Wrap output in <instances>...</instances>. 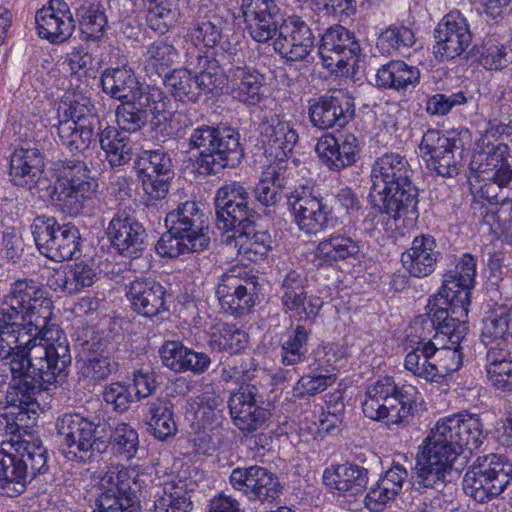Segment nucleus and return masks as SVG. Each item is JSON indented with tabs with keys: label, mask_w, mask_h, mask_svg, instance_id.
Segmentation results:
<instances>
[{
	"label": "nucleus",
	"mask_w": 512,
	"mask_h": 512,
	"mask_svg": "<svg viewBox=\"0 0 512 512\" xmlns=\"http://www.w3.org/2000/svg\"><path fill=\"white\" fill-rule=\"evenodd\" d=\"M281 201V195L264 179L255 186L231 181L216 190L213 206L214 213L226 214L229 209L237 216L262 220V214L270 215Z\"/></svg>",
	"instance_id": "obj_12"
},
{
	"label": "nucleus",
	"mask_w": 512,
	"mask_h": 512,
	"mask_svg": "<svg viewBox=\"0 0 512 512\" xmlns=\"http://www.w3.org/2000/svg\"><path fill=\"white\" fill-rule=\"evenodd\" d=\"M308 279L296 270H289L279 283L278 295L282 311L293 313L299 322L312 325L323 307V301L316 295H308Z\"/></svg>",
	"instance_id": "obj_24"
},
{
	"label": "nucleus",
	"mask_w": 512,
	"mask_h": 512,
	"mask_svg": "<svg viewBox=\"0 0 512 512\" xmlns=\"http://www.w3.org/2000/svg\"><path fill=\"white\" fill-rule=\"evenodd\" d=\"M240 12L245 29L257 43L273 40V49L285 63H313L315 37L299 16L284 18L277 0H241Z\"/></svg>",
	"instance_id": "obj_3"
},
{
	"label": "nucleus",
	"mask_w": 512,
	"mask_h": 512,
	"mask_svg": "<svg viewBox=\"0 0 512 512\" xmlns=\"http://www.w3.org/2000/svg\"><path fill=\"white\" fill-rule=\"evenodd\" d=\"M146 9V25L154 32L164 35L178 21V0H142Z\"/></svg>",
	"instance_id": "obj_53"
},
{
	"label": "nucleus",
	"mask_w": 512,
	"mask_h": 512,
	"mask_svg": "<svg viewBox=\"0 0 512 512\" xmlns=\"http://www.w3.org/2000/svg\"><path fill=\"white\" fill-rule=\"evenodd\" d=\"M53 308L47 289L34 280L22 279L12 284L9 295L2 302L1 312H8L14 318L29 320L44 327H58L50 322Z\"/></svg>",
	"instance_id": "obj_18"
},
{
	"label": "nucleus",
	"mask_w": 512,
	"mask_h": 512,
	"mask_svg": "<svg viewBox=\"0 0 512 512\" xmlns=\"http://www.w3.org/2000/svg\"><path fill=\"white\" fill-rule=\"evenodd\" d=\"M469 138L467 129H453L445 134L437 129L427 130L419 144L427 168L442 177L458 175L464 154L468 152Z\"/></svg>",
	"instance_id": "obj_16"
},
{
	"label": "nucleus",
	"mask_w": 512,
	"mask_h": 512,
	"mask_svg": "<svg viewBox=\"0 0 512 512\" xmlns=\"http://www.w3.org/2000/svg\"><path fill=\"white\" fill-rule=\"evenodd\" d=\"M419 391L410 384L399 385L384 376L368 385L362 410L366 417L387 425L408 424L417 411Z\"/></svg>",
	"instance_id": "obj_10"
},
{
	"label": "nucleus",
	"mask_w": 512,
	"mask_h": 512,
	"mask_svg": "<svg viewBox=\"0 0 512 512\" xmlns=\"http://www.w3.org/2000/svg\"><path fill=\"white\" fill-rule=\"evenodd\" d=\"M57 123L102 127V121L92 99L79 91H67L57 108Z\"/></svg>",
	"instance_id": "obj_41"
},
{
	"label": "nucleus",
	"mask_w": 512,
	"mask_h": 512,
	"mask_svg": "<svg viewBox=\"0 0 512 512\" xmlns=\"http://www.w3.org/2000/svg\"><path fill=\"white\" fill-rule=\"evenodd\" d=\"M436 345L432 340L425 341L421 339L417 345L407 353L404 361V367L413 375L423 378L427 382L433 383V371L430 372V366L434 361Z\"/></svg>",
	"instance_id": "obj_60"
},
{
	"label": "nucleus",
	"mask_w": 512,
	"mask_h": 512,
	"mask_svg": "<svg viewBox=\"0 0 512 512\" xmlns=\"http://www.w3.org/2000/svg\"><path fill=\"white\" fill-rule=\"evenodd\" d=\"M477 257L463 253L453 268L442 274V283L426 305V314L435 330L434 339L440 335L448 342L464 341L469 331L468 312L471 293L476 285Z\"/></svg>",
	"instance_id": "obj_4"
},
{
	"label": "nucleus",
	"mask_w": 512,
	"mask_h": 512,
	"mask_svg": "<svg viewBox=\"0 0 512 512\" xmlns=\"http://www.w3.org/2000/svg\"><path fill=\"white\" fill-rule=\"evenodd\" d=\"M512 481V462L499 454L478 457L463 477V491L480 504L498 498Z\"/></svg>",
	"instance_id": "obj_15"
},
{
	"label": "nucleus",
	"mask_w": 512,
	"mask_h": 512,
	"mask_svg": "<svg viewBox=\"0 0 512 512\" xmlns=\"http://www.w3.org/2000/svg\"><path fill=\"white\" fill-rule=\"evenodd\" d=\"M375 77L378 87L405 93L420 83V70L402 60H391L377 70Z\"/></svg>",
	"instance_id": "obj_42"
},
{
	"label": "nucleus",
	"mask_w": 512,
	"mask_h": 512,
	"mask_svg": "<svg viewBox=\"0 0 512 512\" xmlns=\"http://www.w3.org/2000/svg\"><path fill=\"white\" fill-rule=\"evenodd\" d=\"M409 473L399 462L393 461L390 467L383 471L378 480L366 492L365 506L374 512H379L396 499L407 482Z\"/></svg>",
	"instance_id": "obj_39"
},
{
	"label": "nucleus",
	"mask_w": 512,
	"mask_h": 512,
	"mask_svg": "<svg viewBox=\"0 0 512 512\" xmlns=\"http://www.w3.org/2000/svg\"><path fill=\"white\" fill-rule=\"evenodd\" d=\"M481 342L485 346L512 341V308L499 306L483 320Z\"/></svg>",
	"instance_id": "obj_51"
},
{
	"label": "nucleus",
	"mask_w": 512,
	"mask_h": 512,
	"mask_svg": "<svg viewBox=\"0 0 512 512\" xmlns=\"http://www.w3.org/2000/svg\"><path fill=\"white\" fill-rule=\"evenodd\" d=\"M215 225L223 233L233 232L227 236L225 243L234 246L237 254L252 263H262L272 251L273 239L267 229H263L259 219L237 216L229 209L224 212L214 213Z\"/></svg>",
	"instance_id": "obj_13"
},
{
	"label": "nucleus",
	"mask_w": 512,
	"mask_h": 512,
	"mask_svg": "<svg viewBox=\"0 0 512 512\" xmlns=\"http://www.w3.org/2000/svg\"><path fill=\"white\" fill-rule=\"evenodd\" d=\"M435 39L434 54L440 61H450L466 53L468 59L469 48L472 44L473 34L467 17L459 10L454 9L445 14L433 31Z\"/></svg>",
	"instance_id": "obj_22"
},
{
	"label": "nucleus",
	"mask_w": 512,
	"mask_h": 512,
	"mask_svg": "<svg viewBox=\"0 0 512 512\" xmlns=\"http://www.w3.org/2000/svg\"><path fill=\"white\" fill-rule=\"evenodd\" d=\"M110 487L96 498L93 512H141V501L136 482L127 469L109 477Z\"/></svg>",
	"instance_id": "obj_32"
},
{
	"label": "nucleus",
	"mask_w": 512,
	"mask_h": 512,
	"mask_svg": "<svg viewBox=\"0 0 512 512\" xmlns=\"http://www.w3.org/2000/svg\"><path fill=\"white\" fill-rule=\"evenodd\" d=\"M230 94L247 108L256 107L266 99V76L249 65H237L229 69Z\"/></svg>",
	"instance_id": "obj_35"
},
{
	"label": "nucleus",
	"mask_w": 512,
	"mask_h": 512,
	"mask_svg": "<svg viewBox=\"0 0 512 512\" xmlns=\"http://www.w3.org/2000/svg\"><path fill=\"white\" fill-rule=\"evenodd\" d=\"M360 250L359 241L337 231L322 239L314 254L321 262L332 264L349 258L357 259Z\"/></svg>",
	"instance_id": "obj_46"
},
{
	"label": "nucleus",
	"mask_w": 512,
	"mask_h": 512,
	"mask_svg": "<svg viewBox=\"0 0 512 512\" xmlns=\"http://www.w3.org/2000/svg\"><path fill=\"white\" fill-rule=\"evenodd\" d=\"M167 231L158 239L155 251L161 258L176 259L210 248L208 218L196 201L179 203L165 217Z\"/></svg>",
	"instance_id": "obj_7"
},
{
	"label": "nucleus",
	"mask_w": 512,
	"mask_h": 512,
	"mask_svg": "<svg viewBox=\"0 0 512 512\" xmlns=\"http://www.w3.org/2000/svg\"><path fill=\"white\" fill-rule=\"evenodd\" d=\"M468 59L478 61L487 70H501L512 63V49L494 40H487L482 46L474 44Z\"/></svg>",
	"instance_id": "obj_57"
},
{
	"label": "nucleus",
	"mask_w": 512,
	"mask_h": 512,
	"mask_svg": "<svg viewBox=\"0 0 512 512\" xmlns=\"http://www.w3.org/2000/svg\"><path fill=\"white\" fill-rule=\"evenodd\" d=\"M258 132V145L280 162L288 158L299 139L294 124L278 118L261 122Z\"/></svg>",
	"instance_id": "obj_37"
},
{
	"label": "nucleus",
	"mask_w": 512,
	"mask_h": 512,
	"mask_svg": "<svg viewBox=\"0 0 512 512\" xmlns=\"http://www.w3.org/2000/svg\"><path fill=\"white\" fill-rule=\"evenodd\" d=\"M124 294L131 311L138 316L153 319L170 311L169 289L151 276H134L124 284Z\"/></svg>",
	"instance_id": "obj_23"
},
{
	"label": "nucleus",
	"mask_w": 512,
	"mask_h": 512,
	"mask_svg": "<svg viewBox=\"0 0 512 512\" xmlns=\"http://www.w3.org/2000/svg\"><path fill=\"white\" fill-rule=\"evenodd\" d=\"M362 151L360 139L349 131H344L336 137L333 133H324L315 145L319 161L332 172L354 165Z\"/></svg>",
	"instance_id": "obj_30"
},
{
	"label": "nucleus",
	"mask_w": 512,
	"mask_h": 512,
	"mask_svg": "<svg viewBox=\"0 0 512 512\" xmlns=\"http://www.w3.org/2000/svg\"><path fill=\"white\" fill-rule=\"evenodd\" d=\"M485 439L477 414L459 412L440 418L419 446L411 468V489L420 494L441 492L460 478L468 454Z\"/></svg>",
	"instance_id": "obj_2"
},
{
	"label": "nucleus",
	"mask_w": 512,
	"mask_h": 512,
	"mask_svg": "<svg viewBox=\"0 0 512 512\" xmlns=\"http://www.w3.org/2000/svg\"><path fill=\"white\" fill-rule=\"evenodd\" d=\"M190 152L195 151L194 167L200 174L216 176L235 169L245 158L240 130L228 122H211L193 127L187 137Z\"/></svg>",
	"instance_id": "obj_6"
},
{
	"label": "nucleus",
	"mask_w": 512,
	"mask_h": 512,
	"mask_svg": "<svg viewBox=\"0 0 512 512\" xmlns=\"http://www.w3.org/2000/svg\"><path fill=\"white\" fill-rule=\"evenodd\" d=\"M35 21L39 37L52 44L65 42L75 29V20L63 0H49L36 12Z\"/></svg>",
	"instance_id": "obj_33"
},
{
	"label": "nucleus",
	"mask_w": 512,
	"mask_h": 512,
	"mask_svg": "<svg viewBox=\"0 0 512 512\" xmlns=\"http://www.w3.org/2000/svg\"><path fill=\"white\" fill-rule=\"evenodd\" d=\"M58 327H47L8 312L0 317V358L9 360L11 380L6 403L15 414V424L24 425L36 396L48 386L63 383L72 362L69 344ZM6 365V363L4 364Z\"/></svg>",
	"instance_id": "obj_1"
},
{
	"label": "nucleus",
	"mask_w": 512,
	"mask_h": 512,
	"mask_svg": "<svg viewBox=\"0 0 512 512\" xmlns=\"http://www.w3.org/2000/svg\"><path fill=\"white\" fill-rule=\"evenodd\" d=\"M76 16L82 40L98 41L104 36L108 19L100 2L84 1L77 9Z\"/></svg>",
	"instance_id": "obj_52"
},
{
	"label": "nucleus",
	"mask_w": 512,
	"mask_h": 512,
	"mask_svg": "<svg viewBox=\"0 0 512 512\" xmlns=\"http://www.w3.org/2000/svg\"><path fill=\"white\" fill-rule=\"evenodd\" d=\"M76 345L87 358L112 356L115 346L109 333L95 331L93 327L86 326L77 331L75 338Z\"/></svg>",
	"instance_id": "obj_59"
},
{
	"label": "nucleus",
	"mask_w": 512,
	"mask_h": 512,
	"mask_svg": "<svg viewBox=\"0 0 512 512\" xmlns=\"http://www.w3.org/2000/svg\"><path fill=\"white\" fill-rule=\"evenodd\" d=\"M62 146L73 158L86 157L91 144L95 143L101 127L74 125L70 123H57L54 125Z\"/></svg>",
	"instance_id": "obj_45"
},
{
	"label": "nucleus",
	"mask_w": 512,
	"mask_h": 512,
	"mask_svg": "<svg viewBox=\"0 0 512 512\" xmlns=\"http://www.w3.org/2000/svg\"><path fill=\"white\" fill-rule=\"evenodd\" d=\"M49 454L41 442H22L14 452L0 451V495L15 497L49 471Z\"/></svg>",
	"instance_id": "obj_11"
},
{
	"label": "nucleus",
	"mask_w": 512,
	"mask_h": 512,
	"mask_svg": "<svg viewBox=\"0 0 512 512\" xmlns=\"http://www.w3.org/2000/svg\"><path fill=\"white\" fill-rule=\"evenodd\" d=\"M55 170L57 181L50 192L52 200L69 216L81 214L84 201L98 187L87 163L80 158H66L55 164Z\"/></svg>",
	"instance_id": "obj_14"
},
{
	"label": "nucleus",
	"mask_w": 512,
	"mask_h": 512,
	"mask_svg": "<svg viewBox=\"0 0 512 512\" xmlns=\"http://www.w3.org/2000/svg\"><path fill=\"white\" fill-rule=\"evenodd\" d=\"M234 490L241 492L250 501L272 503L281 495L282 486L278 477L265 467L253 465L234 468L229 477Z\"/></svg>",
	"instance_id": "obj_29"
},
{
	"label": "nucleus",
	"mask_w": 512,
	"mask_h": 512,
	"mask_svg": "<svg viewBox=\"0 0 512 512\" xmlns=\"http://www.w3.org/2000/svg\"><path fill=\"white\" fill-rule=\"evenodd\" d=\"M441 257L435 237L421 233L413 238L411 246L401 254V263L410 276L425 278L435 271Z\"/></svg>",
	"instance_id": "obj_36"
},
{
	"label": "nucleus",
	"mask_w": 512,
	"mask_h": 512,
	"mask_svg": "<svg viewBox=\"0 0 512 512\" xmlns=\"http://www.w3.org/2000/svg\"><path fill=\"white\" fill-rule=\"evenodd\" d=\"M44 168L45 154L39 148H15L9 157V180L13 185L31 191L42 183Z\"/></svg>",
	"instance_id": "obj_34"
},
{
	"label": "nucleus",
	"mask_w": 512,
	"mask_h": 512,
	"mask_svg": "<svg viewBox=\"0 0 512 512\" xmlns=\"http://www.w3.org/2000/svg\"><path fill=\"white\" fill-rule=\"evenodd\" d=\"M139 83L134 70L127 65L108 67L101 74L102 91L121 102L135 95Z\"/></svg>",
	"instance_id": "obj_43"
},
{
	"label": "nucleus",
	"mask_w": 512,
	"mask_h": 512,
	"mask_svg": "<svg viewBox=\"0 0 512 512\" xmlns=\"http://www.w3.org/2000/svg\"><path fill=\"white\" fill-rule=\"evenodd\" d=\"M207 343L212 351L232 357L245 352L249 345V335L235 324L224 323L214 328Z\"/></svg>",
	"instance_id": "obj_48"
},
{
	"label": "nucleus",
	"mask_w": 512,
	"mask_h": 512,
	"mask_svg": "<svg viewBox=\"0 0 512 512\" xmlns=\"http://www.w3.org/2000/svg\"><path fill=\"white\" fill-rule=\"evenodd\" d=\"M342 358V349L335 343H324L314 348L307 356V372L335 376V363Z\"/></svg>",
	"instance_id": "obj_62"
},
{
	"label": "nucleus",
	"mask_w": 512,
	"mask_h": 512,
	"mask_svg": "<svg viewBox=\"0 0 512 512\" xmlns=\"http://www.w3.org/2000/svg\"><path fill=\"white\" fill-rule=\"evenodd\" d=\"M375 454L366 457L361 453L355 461L327 467L323 472V483L330 490H335L344 497H358L368 491L370 463L378 462Z\"/></svg>",
	"instance_id": "obj_26"
},
{
	"label": "nucleus",
	"mask_w": 512,
	"mask_h": 512,
	"mask_svg": "<svg viewBox=\"0 0 512 512\" xmlns=\"http://www.w3.org/2000/svg\"><path fill=\"white\" fill-rule=\"evenodd\" d=\"M471 174L498 188L512 190V149L504 142H488L470 163Z\"/></svg>",
	"instance_id": "obj_28"
},
{
	"label": "nucleus",
	"mask_w": 512,
	"mask_h": 512,
	"mask_svg": "<svg viewBox=\"0 0 512 512\" xmlns=\"http://www.w3.org/2000/svg\"><path fill=\"white\" fill-rule=\"evenodd\" d=\"M406 156L387 152L377 157L371 167L369 203L373 209L394 221H416L419 216V188Z\"/></svg>",
	"instance_id": "obj_5"
},
{
	"label": "nucleus",
	"mask_w": 512,
	"mask_h": 512,
	"mask_svg": "<svg viewBox=\"0 0 512 512\" xmlns=\"http://www.w3.org/2000/svg\"><path fill=\"white\" fill-rule=\"evenodd\" d=\"M30 229L37 249L46 258L63 262L82 255L83 240L74 224H60L55 217L38 215Z\"/></svg>",
	"instance_id": "obj_17"
},
{
	"label": "nucleus",
	"mask_w": 512,
	"mask_h": 512,
	"mask_svg": "<svg viewBox=\"0 0 512 512\" xmlns=\"http://www.w3.org/2000/svg\"><path fill=\"white\" fill-rule=\"evenodd\" d=\"M261 289L259 277L253 270L233 266L220 276L215 293L227 313L240 317L260 301Z\"/></svg>",
	"instance_id": "obj_19"
},
{
	"label": "nucleus",
	"mask_w": 512,
	"mask_h": 512,
	"mask_svg": "<svg viewBox=\"0 0 512 512\" xmlns=\"http://www.w3.org/2000/svg\"><path fill=\"white\" fill-rule=\"evenodd\" d=\"M106 419L99 415L84 416L81 413H65L56 420L60 438L59 451L69 461L92 462L105 453Z\"/></svg>",
	"instance_id": "obj_9"
},
{
	"label": "nucleus",
	"mask_w": 512,
	"mask_h": 512,
	"mask_svg": "<svg viewBox=\"0 0 512 512\" xmlns=\"http://www.w3.org/2000/svg\"><path fill=\"white\" fill-rule=\"evenodd\" d=\"M145 70L163 77L170 72L174 59L178 56L175 46L165 38H158L146 46Z\"/></svg>",
	"instance_id": "obj_61"
},
{
	"label": "nucleus",
	"mask_w": 512,
	"mask_h": 512,
	"mask_svg": "<svg viewBox=\"0 0 512 512\" xmlns=\"http://www.w3.org/2000/svg\"><path fill=\"white\" fill-rule=\"evenodd\" d=\"M133 168L150 199L158 201L167 196L175 171L171 154L163 147L142 150L134 159Z\"/></svg>",
	"instance_id": "obj_20"
},
{
	"label": "nucleus",
	"mask_w": 512,
	"mask_h": 512,
	"mask_svg": "<svg viewBox=\"0 0 512 512\" xmlns=\"http://www.w3.org/2000/svg\"><path fill=\"white\" fill-rule=\"evenodd\" d=\"M305 324L291 325L280 337V362L294 366L305 361L308 355V341L311 329Z\"/></svg>",
	"instance_id": "obj_47"
},
{
	"label": "nucleus",
	"mask_w": 512,
	"mask_h": 512,
	"mask_svg": "<svg viewBox=\"0 0 512 512\" xmlns=\"http://www.w3.org/2000/svg\"><path fill=\"white\" fill-rule=\"evenodd\" d=\"M104 233L111 247L124 258L138 259L149 246V235L143 223L126 210L113 214Z\"/></svg>",
	"instance_id": "obj_25"
},
{
	"label": "nucleus",
	"mask_w": 512,
	"mask_h": 512,
	"mask_svg": "<svg viewBox=\"0 0 512 512\" xmlns=\"http://www.w3.org/2000/svg\"><path fill=\"white\" fill-rule=\"evenodd\" d=\"M416 43L412 29L402 24H392L382 31L376 42L378 51L384 56H409Z\"/></svg>",
	"instance_id": "obj_50"
},
{
	"label": "nucleus",
	"mask_w": 512,
	"mask_h": 512,
	"mask_svg": "<svg viewBox=\"0 0 512 512\" xmlns=\"http://www.w3.org/2000/svg\"><path fill=\"white\" fill-rule=\"evenodd\" d=\"M361 53L359 41L354 32L336 24L327 28L318 44V55L322 65L331 71H342L350 61L353 65Z\"/></svg>",
	"instance_id": "obj_27"
},
{
	"label": "nucleus",
	"mask_w": 512,
	"mask_h": 512,
	"mask_svg": "<svg viewBox=\"0 0 512 512\" xmlns=\"http://www.w3.org/2000/svg\"><path fill=\"white\" fill-rule=\"evenodd\" d=\"M472 95L467 90H445L435 93L427 98L426 112L431 116L443 117L452 112L455 108L467 104Z\"/></svg>",
	"instance_id": "obj_64"
},
{
	"label": "nucleus",
	"mask_w": 512,
	"mask_h": 512,
	"mask_svg": "<svg viewBox=\"0 0 512 512\" xmlns=\"http://www.w3.org/2000/svg\"><path fill=\"white\" fill-rule=\"evenodd\" d=\"M106 443L105 452L111 447L113 453L125 460L132 459L139 448L138 432L128 423H120L114 429L111 428L106 420Z\"/></svg>",
	"instance_id": "obj_55"
},
{
	"label": "nucleus",
	"mask_w": 512,
	"mask_h": 512,
	"mask_svg": "<svg viewBox=\"0 0 512 512\" xmlns=\"http://www.w3.org/2000/svg\"><path fill=\"white\" fill-rule=\"evenodd\" d=\"M451 343V346L443 345L436 347L434 361L430 366V372L433 371V383L448 384L452 374L458 371L463 365V353L461 343Z\"/></svg>",
	"instance_id": "obj_54"
},
{
	"label": "nucleus",
	"mask_w": 512,
	"mask_h": 512,
	"mask_svg": "<svg viewBox=\"0 0 512 512\" xmlns=\"http://www.w3.org/2000/svg\"><path fill=\"white\" fill-rule=\"evenodd\" d=\"M356 116L355 98L349 92L338 90L308 101V118L311 126L320 131L340 130Z\"/></svg>",
	"instance_id": "obj_21"
},
{
	"label": "nucleus",
	"mask_w": 512,
	"mask_h": 512,
	"mask_svg": "<svg viewBox=\"0 0 512 512\" xmlns=\"http://www.w3.org/2000/svg\"><path fill=\"white\" fill-rule=\"evenodd\" d=\"M148 431L160 441H166L176 435L178 428L174 419V405L165 398L148 403Z\"/></svg>",
	"instance_id": "obj_49"
},
{
	"label": "nucleus",
	"mask_w": 512,
	"mask_h": 512,
	"mask_svg": "<svg viewBox=\"0 0 512 512\" xmlns=\"http://www.w3.org/2000/svg\"><path fill=\"white\" fill-rule=\"evenodd\" d=\"M167 92L176 100L183 103H197L195 75L193 68L182 67L172 69L162 77Z\"/></svg>",
	"instance_id": "obj_56"
},
{
	"label": "nucleus",
	"mask_w": 512,
	"mask_h": 512,
	"mask_svg": "<svg viewBox=\"0 0 512 512\" xmlns=\"http://www.w3.org/2000/svg\"><path fill=\"white\" fill-rule=\"evenodd\" d=\"M153 497L154 512H191L193 509L189 491L173 482H166Z\"/></svg>",
	"instance_id": "obj_58"
},
{
	"label": "nucleus",
	"mask_w": 512,
	"mask_h": 512,
	"mask_svg": "<svg viewBox=\"0 0 512 512\" xmlns=\"http://www.w3.org/2000/svg\"><path fill=\"white\" fill-rule=\"evenodd\" d=\"M100 148L111 168L121 167L132 159L133 148L128 135L115 126L101 127L98 133Z\"/></svg>",
	"instance_id": "obj_44"
},
{
	"label": "nucleus",
	"mask_w": 512,
	"mask_h": 512,
	"mask_svg": "<svg viewBox=\"0 0 512 512\" xmlns=\"http://www.w3.org/2000/svg\"><path fill=\"white\" fill-rule=\"evenodd\" d=\"M185 63L194 70L197 103L203 96L213 98L222 94L225 77L216 59L210 58L194 48L192 52L186 54Z\"/></svg>",
	"instance_id": "obj_38"
},
{
	"label": "nucleus",
	"mask_w": 512,
	"mask_h": 512,
	"mask_svg": "<svg viewBox=\"0 0 512 512\" xmlns=\"http://www.w3.org/2000/svg\"><path fill=\"white\" fill-rule=\"evenodd\" d=\"M262 396L259 389L253 384H242L232 393L228 407L233 423L245 433L259 429L270 418V411L261 405Z\"/></svg>",
	"instance_id": "obj_31"
},
{
	"label": "nucleus",
	"mask_w": 512,
	"mask_h": 512,
	"mask_svg": "<svg viewBox=\"0 0 512 512\" xmlns=\"http://www.w3.org/2000/svg\"><path fill=\"white\" fill-rule=\"evenodd\" d=\"M235 356L236 357H228L227 360L222 363L220 379L225 383L235 380L245 384V382L255 378L258 362L249 354L243 353L242 355Z\"/></svg>",
	"instance_id": "obj_63"
},
{
	"label": "nucleus",
	"mask_w": 512,
	"mask_h": 512,
	"mask_svg": "<svg viewBox=\"0 0 512 512\" xmlns=\"http://www.w3.org/2000/svg\"><path fill=\"white\" fill-rule=\"evenodd\" d=\"M224 24L225 21L215 5L203 4L198 7L187 36L195 48L198 45L214 48L222 39Z\"/></svg>",
	"instance_id": "obj_40"
},
{
	"label": "nucleus",
	"mask_w": 512,
	"mask_h": 512,
	"mask_svg": "<svg viewBox=\"0 0 512 512\" xmlns=\"http://www.w3.org/2000/svg\"><path fill=\"white\" fill-rule=\"evenodd\" d=\"M271 188L287 199V207L292 222L300 231L308 236L333 229L338 224V217L333 207L322 196L320 191L310 185H299L289 193H285L287 180L280 172L273 171L271 177L265 178Z\"/></svg>",
	"instance_id": "obj_8"
}]
</instances>
